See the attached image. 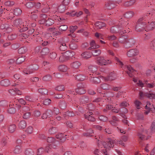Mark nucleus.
Returning a JSON list of instances; mask_svg holds the SVG:
<instances>
[{
	"instance_id": "f257e3e1",
	"label": "nucleus",
	"mask_w": 155,
	"mask_h": 155,
	"mask_svg": "<svg viewBox=\"0 0 155 155\" xmlns=\"http://www.w3.org/2000/svg\"><path fill=\"white\" fill-rule=\"evenodd\" d=\"M153 15L152 13H148L144 16L143 17L140 18L137 22V25L136 26L135 29L137 31H139L142 30V29H146L145 30L147 31L153 30L155 28V19L150 20L147 23L146 22L143 21V20L145 19L146 16L149 18L150 17V15Z\"/></svg>"
},
{
	"instance_id": "f03ea898",
	"label": "nucleus",
	"mask_w": 155,
	"mask_h": 155,
	"mask_svg": "<svg viewBox=\"0 0 155 155\" xmlns=\"http://www.w3.org/2000/svg\"><path fill=\"white\" fill-rule=\"evenodd\" d=\"M14 25L17 26L20 32H24L28 29V21H25L22 22L21 19H18L16 20L14 22Z\"/></svg>"
},
{
	"instance_id": "7ed1b4c3",
	"label": "nucleus",
	"mask_w": 155,
	"mask_h": 155,
	"mask_svg": "<svg viewBox=\"0 0 155 155\" xmlns=\"http://www.w3.org/2000/svg\"><path fill=\"white\" fill-rule=\"evenodd\" d=\"M115 60L117 61V64L119 65L122 68L123 70L127 72V73L130 77L133 76L132 73L135 71V70L130 65H124L118 58H115Z\"/></svg>"
},
{
	"instance_id": "20e7f679",
	"label": "nucleus",
	"mask_w": 155,
	"mask_h": 155,
	"mask_svg": "<svg viewBox=\"0 0 155 155\" xmlns=\"http://www.w3.org/2000/svg\"><path fill=\"white\" fill-rule=\"evenodd\" d=\"M107 142L106 143L105 142L101 141L98 143V146L100 147L101 144H102L104 148L109 150L111 147L114 146V143H115L113 139L110 138H108Z\"/></svg>"
},
{
	"instance_id": "39448f33",
	"label": "nucleus",
	"mask_w": 155,
	"mask_h": 155,
	"mask_svg": "<svg viewBox=\"0 0 155 155\" xmlns=\"http://www.w3.org/2000/svg\"><path fill=\"white\" fill-rule=\"evenodd\" d=\"M38 66L36 64H33L28 67L27 68L24 70L23 73L26 74L32 73L34 71L38 70Z\"/></svg>"
},
{
	"instance_id": "423d86ee",
	"label": "nucleus",
	"mask_w": 155,
	"mask_h": 155,
	"mask_svg": "<svg viewBox=\"0 0 155 155\" xmlns=\"http://www.w3.org/2000/svg\"><path fill=\"white\" fill-rule=\"evenodd\" d=\"M97 63L100 65H106L111 63L110 60H106L103 57H99L97 58Z\"/></svg>"
},
{
	"instance_id": "0eeeda50",
	"label": "nucleus",
	"mask_w": 155,
	"mask_h": 155,
	"mask_svg": "<svg viewBox=\"0 0 155 155\" xmlns=\"http://www.w3.org/2000/svg\"><path fill=\"white\" fill-rule=\"evenodd\" d=\"M101 79L105 81H111L115 79L116 78V76L115 74L113 73H111L109 74L108 77H101Z\"/></svg>"
},
{
	"instance_id": "6e6552de",
	"label": "nucleus",
	"mask_w": 155,
	"mask_h": 155,
	"mask_svg": "<svg viewBox=\"0 0 155 155\" xmlns=\"http://www.w3.org/2000/svg\"><path fill=\"white\" fill-rule=\"evenodd\" d=\"M139 51L137 49H131L128 51L127 55L128 57L135 56L138 54Z\"/></svg>"
},
{
	"instance_id": "1a4fd4ad",
	"label": "nucleus",
	"mask_w": 155,
	"mask_h": 155,
	"mask_svg": "<svg viewBox=\"0 0 155 155\" xmlns=\"http://www.w3.org/2000/svg\"><path fill=\"white\" fill-rule=\"evenodd\" d=\"M82 84L80 83L78 84V88L76 89L75 91L78 94H82L85 93V91L82 86Z\"/></svg>"
},
{
	"instance_id": "9d476101",
	"label": "nucleus",
	"mask_w": 155,
	"mask_h": 155,
	"mask_svg": "<svg viewBox=\"0 0 155 155\" xmlns=\"http://www.w3.org/2000/svg\"><path fill=\"white\" fill-rule=\"evenodd\" d=\"M66 135L62 133H58L56 135V137L57 139H59L60 142H63L66 139Z\"/></svg>"
},
{
	"instance_id": "9b49d317",
	"label": "nucleus",
	"mask_w": 155,
	"mask_h": 155,
	"mask_svg": "<svg viewBox=\"0 0 155 155\" xmlns=\"http://www.w3.org/2000/svg\"><path fill=\"white\" fill-rule=\"evenodd\" d=\"M53 115L52 111L51 110H47L43 114L41 117L44 119L48 117H51Z\"/></svg>"
},
{
	"instance_id": "f8f14e48",
	"label": "nucleus",
	"mask_w": 155,
	"mask_h": 155,
	"mask_svg": "<svg viewBox=\"0 0 155 155\" xmlns=\"http://www.w3.org/2000/svg\"><path fill=\"white\" fill-rule=\"evenodd\" d=\"M47 141L48 142L51 143V144L55 145H56L57 146L59 143L58 141L54 137H48Z\"/></svg>"
},
{
	"instance_id": "ddd939ff",
	"label": "nucleus",
	"mask_w": 155,
	"mask_h": 155,
	"mask_svg": "<svg viewBox=\"0 0 155 155\" xmlns=\"http://www.w3.org/2000/svg\"><path fill=\"white\" fill-rule=\"evenodd\" d=\"M1 22H0V29H5L6 32H9L12 31L11 28L9 27L8 25L7 24H2L1 25Z\"/></svg>"
},
{
	"instance_id": "4468645a",
	"label": "nucleus",
	"mask_w": 155,
	"mask_h": 155,
	"mask_svg": "<svg viewBox=\"0 0 155 155\" xmlns=\"http://www.w3.org/2000/svg\"><path fill=\"white\" fill-rule=\"evenodd\" d=\"M90 47L88 48V50L92 49H96L100 47L99 45H97L94 40H92L90 43Z\"/></svg>"
},
{
	"instance_id": "2eb2a0df",
	"label": "nucleus",
	"mask_w": 155,
	"mask_h": 155,
	"mask_svg": "<svg viewBox=\"0 0 155 155\" xmlns=\"http://www.w3.org/2000/svg\"><path fill=\"white\" fill-rule=\"evenodd\" d=\"M135 42V40L133 38L128 39L127 38L125 44L127 47H130L134 45Z\"/></svg>"
},
{
	"instance_id": "dca6fc26",
	"label": "nucleus",
	"mask_w": 155,
	"mask_h": 155,
	"mask_svg": "<svg viewBox=\"0 0 155 155\" xmlns=\"http://www.w3.org/2000/svg\"><path fill=\"white\" fill-rule=\"evenodd\" d=\"M64 56L65 57L67 60L69 59V58L73 57L74 54V52L73 51H67L63 53Z\"/></svg>"
},
{
	"instance_id": "f3484780",
	"label": "nucleus",
	"mask_w": 155,
	"mask_h": 155,
	"mask_svg": "<svg viewBox=\"0 0 155 155\" xmlns=\"http://www.w3.org/2000/svg\"><path fill=\"white\" fill-rule=\"evenodd\" d=\"M38 34L33 35L34 36H35V37L36 38L37 41L40 42V44H41L43 46H45L46 45L48 44V41H44L43 42L42 38L39 36H38Z\"/></svg>"
},
{
	"instance_id": "a211bd4d",
	"label": "nucleus",
	"mask_w": 155,
	"mask_h": 155,
	"mask_svg": "<svg viewBox=\"0 0 155 155\" xmlns=\"http://www.w3.org/2000/svg\"><path fill=\"white\" fill-rule=\"evenodd\" d=\"M81 65V63L78 61H74L71 64V67L74 69L78 68Z\"/></svg>"
},
{
	"instance_id": "6ab92c4d",
	"label": "nucleus",
	"mask_w": 155,
	"mask_h": 155,
	"mask_svg": "<svg viewBox=\"0 0 155 155\" xmlns=\"http://www.w3.org/2000/svg\"><path fill=\"white\" fill-rule=\"evenodd\" d=\"M9 92L12 94H17L18 95H21L22 94L21 92L16 88L10 89L9 90Z\"/></svg>"
},
{
	"instance_id": "aec40b11",
	"label": "nucleus",
	"mask_w": 155,
	"mask_h": 155,
	"mask_svg": "<svg viewBox=\"0 0 155 155\" xmlns=\"http://www.w3.org/2000/svg\"><path fill=\"white\" fill-rule=\"evenodd\" d=\"M13 10H10V11L7 10L6 12H4V14H6L7 17L10 19H12L14 17V15H15L14 13L13 12Z\"/></svg>"
},
{
	"instance_id": "412c9836",
	"label": "nucleus",
	"mask_w": 155,
	"mask_h": 155,
	"mask_svg": "<svg viewBox=\"0 0 155 155\" xmlns=\"http://www.w3.org/2000/svg\"><path fill=\"white\" fill-rule=\"evenodd\" d=\"M90 78V81L94 84H97L101 82V79L97 77H92Z\"/></svg>"
},
{
	"instance_id": "4be33fe9",
	"label": "nucleus",
	"mask_w": 155,
	"mask_h": 155,
	"mask_svg": "<svg viewBox=\"0 0 155 155\" xmlns=\"http://www.w3.org/2000/svg\"><path fill=\"white\" fill-rule=\"evenodd\" d=\"M95 26L97 29H100L105 26V24L103 22L98 21L95 23Z\"/></svg>"
},
{
	"instance_id": "5701e85b",
	"label": "nucleus",
	"mask_w": 155,
	"mask_h": 155,
	"mask_svg": "<svg viewBox=\"0 0 155 155\" xmlns=\"http://www.w3.org/2000/svg\"><path fill=\"white\" fill-rule=\"evenodd\" d=\"M58 130V129L57 127H52L49 129L48 132L49 134H52L56 133Z\"/></svg>"
},
{
	"instance_id": "b1692460",
	"label": "nucleus",
	"mask_w": 155,
	"mask_h": 155,
	"mask_svg": "<svg viewBox=\"0 0 155 155\" xmlns=\"http://www.w3.org/2000/svg\"><path fill=\"white\" fill-rule=\"evenodd\" d=\"M105 7L107 8L110 9L114 8L115 5L113 3L109 2L105 3Z\"/></svg>"
},
{
	"instance_id": "393cba45",
	"label": "nucleus",
	"mask_w": 155,
	"mask_h": 155,
	"mask_svg": "<svg viewBox=\"0 0 155 155\" xmlns=\"http://www.w3.org/2000/svg\"><path fill=\"white\" fill-rule=\"evenodd\" d=\"M151 106V104L149 102H147V105L145 106V108L146 109H151V111L153 112L154 113L155 112V108L153 107V105Z\"/></svg>"
},
{
	"instance_id": "a878e982",
	"label": "nucleus",
	"mask_w": 155,
	"mask_h": 155,
	"mask_svg": "<svg viewBox=\"0 0 155 155\" xmlns=\"http://www.w3.org/2000/svg\"><path fill=\"white\" fill-rule=\"evenodd\" d=\"M26 123L24 120L20 121L18 124V127L20 129H23L26 127Z\"/></svg>"
},
{
	"instance_id": "bb28decb",
	"label": "nucleus",
	"mask_w": 155,
	"mask_h": 155,
	"mask_svg": "<svg viewBox=\"0 0 155 155\" xmlns=\"http://www.w3.org/2000/svg\"><path fill=\"white\" fill-rule=\"evenodd\" d=\"M16 126L14 124L9 125L8 127V130L10 133H13L15 132L16 130Z\"/></svg>"
},
{
	"instance_id": "cd10ccee",
	"label": "nucleus",
	"mask_w": 155,
	"mask_h": 155,
	"mask_svg": "<svg viewBox=\"0 0 155 155\" xmlns=\"http://www.w3.org/2000/svg\"><path fill=\"white\" fill-rule=\"evenodd\" d=\"M54 23V21L51 18H48V19H46L45 25L47 26H49L52 25Z\"/></svg>"
},
{
	"instance_id": "c85d7f7f",
	"label": "nucleus",
	"mask_w": 155,
	"mask_h": 155,
	"mask_svg": "<svg viewBox=\"0 0 155 155\" xmlns=\"http://www.w3.org/2000/svg\"><path fill=\"white\" fill-rule=\"evenodd\" d=\"M82 57L85 59H87L91 56V53L88 52H85L81 54Z\"/></svg>"
},
{
	"instance_id": "c756f323",
	"label": "nucleus",
	"mask_w": 155,
	"mask_h": 155,
	"mask_svg": "<svg viewBox=\"0 0 155 155\" xmlns=\"http://www.w3.org/2000/svg\"><path fill=\"white\" fill-rule=\"evenodd\" d=\"M102 152L105 155H107L108 154V153L106 150L104 151H103L102 150L99 151L98 149H96L94 151V153L95 155H100L101 154V153H102Z\"/></svg>"
},
{
	"instance_id": "7c9ffc66",
	"label": "nucleus",
	"mask_w": 155,
	"mask_h": 155,
	"mask_svg": "<svg viewBox=\"0 0 155 155\" xmlns=\"http://www.w3.org/2000/svg\"><path fill=\"white\" fill-rule=\"evenodd\" d=\"M97 68L96 66H91L89 67L88 70L91 73H94L97 71Z\"/></svg>"
},
{
	"instance_id": "2f4dec72",
	"label": "nucleus",
	"mask_w": 155,
	"mask_h": 155,
	"mask_svg": "<svg viewBox=\"0 0 155 155\" xmlns=\"http://www.w3.org/2000/svg\"><path fill=\"white\" fill-rule=\"evenodd\" d=\"M0 84L2 86H7L10 84V82L8 80L4 79L0 82Z\"/></svg>"
},
{
	"instance_id": "473e14b6",
	"label": "nucleus",
	"mask_w": 155,
	"mask_h": 155,
	"mask_svg": "<svg viewBox=\"0 0 155 155\" xmlns=\"http://www.w3.org/2000/svg\"><path fill=\"white\" fill-rule=\"evenodd\" d=\"M21 147L19 145L17 146L14 150V152L16 154H19L21 152Z\"/></svg>"
},
{
	"instance_id": "72a5a7b5",
	"label": "nucleus",
	"mask_w": 155,
	"mask_h": 155,
	"mask_svg": "<svg viewBox=\"0 0 155 155\" xmlns=\"http://www.w3.org/2000/svg\"><path fill=\"white\" fill-rule=\"evenodd\" d=\"M75 77L76 79L79 81H83L85 80L86 78L85 76H84L81 74L75 75Z\"/></svg>"
},
{
	"instance_id": "f704fd0d",
	"label": "nucleus",
	"mask_w": 155,
	"mask_h": 155,
	"mask_svg": "<svg viewBox=\"0 0 155 155\" xmlns=\"http://www.w3.org/2000/svg\"><path fill=\"white\" fill-rule=\"evenodd\" d=\"M101 53V51L100 49L93 50L92 51L91 53L94 56H97L100 55Z\"/></svg>"
},
{
	"instance_id": "c9c22d12",
	"label": "nucleus",
	"mask_w": 155,
	"mask_h": 155,
	"mask_svg": "<svg viewBox=\"0 0 155 155\" xmlns=\"http://www.w3.org/2000/svg\"><path fill=\"white\" fill-rule=\"evenodd\" d=\"M56 145L49 144L46 147L45 150L46 152H48L50 150V149H51L52 148L54 149H56Z\"/></svg>"
},
{
	"instance_id": "e433bc0d",
	"label": "nucleus",
	"mask_w": 155,
	"mask_h": 155,
	"mask_svg": "<svg viewBox=\"0 0 155 155\" xmlns=\"http://www.w3.org/2000/svg\"><path fill=\"white\" fill-rule=\"evenodd\" d=\"M133 81L135 83H137V85L138 86H140L141 87L143 86L144 84L142 82V81L140 80H139L138 81V79L136 78H133Z\"/></svg>"
},
{
	"instance_id": "4c0bfd02",
	"label": "nucleus",
	"mask_w": 155,
	"mask_h": 155,
	"mask_svg": "<svg viewBox=\"0 0 155 155\" xmlns=\"http://www.w3.org/2000/svg\"><path fill=\"white\" fill-rule=\"evenodd\" d=\"M59 70L62 72H66L68 70V67L65 65H61L58 67Z\"/></svg>"
},
{
	"instance_id": "58836bf2",
	"label": "nucleus",
	"mask_w": 155,
	"mask_h": 155,
	"mask_svg": "<svg viewBox=\"0 0 155 155\" xmlns=\"http://www.w3.org/2000/svg\"><path fill=\"white\" fill-rule=\"evenodd\" d=\"M34 153V151L31 149H27L25 151V153L26 155H33Z\"/></svg>"
},
{
	"instance_id": "ea45409f",
	"label": "nucleus",
	"mask_w": 155,
	"mask_h": 155,
	"mask_svg": "<svg viewBox=\"0 0 155 155\" xmlns=\"http://www.w3.org/2000/svg\"><path fill=\"white\" fill-rule=\"evenodd\" d=\"M84 116L85 118L87 119L90 121H94L95 120V119L93 116H90V115H88V114H85Z\"/></svg>"
},
{
	"instance_id": "a19ab883",
	"label": "nucleus",
	"mask_w": 155,
	"mask_h": 155,
	"mask_svg": "<svg viewBox=\"0 0 155 155\" xmlns=\"http://www.w3.org/2000/svg\"><path fill=\"white\" fill-rule=\"evenodd\" d=\"M65 9V6L63 5H61L58 7V10L59 12L62 13L64 12Z\"/></svg>"
},
{
	"instance_id": "79ce46f5",
	"label": "nucleus",
	"mask_w": 155,
	"mask_h": 155,
	"mask_svg": "<svg viewBox=\"0 0 155 155\" xmlns=\"http://www.w3.org/2000/svg\"><path fill=\"white\" fill-rule=\"evenodd\" d=\"M66 45V44L65 43H61L60 46L59 47V49L60 50L62 51H64L67 48Z\"/></svg>"
},
{
	"instance_id": "37998d69",
	"label": "nucleus",
	"mask_w": 155,
	"mask_h": 155,
	"mask_svg": "<svg viewBox=\"0 0 155 155\" xmlns=\"http://www.w3.org/2000/svg\"><path fill=\"white\" fill-rule=\"evenodd\" d=\"M27 51L26 47H24L20 48L18 50V52L20 54H24Z\"/></svg>"
},
{
	"instance_id": "c03bdc74",
	"label": "nucleus",
	"mask_w": 155,
	"mask_h": 155,
	"mask_svg": "<svg viewBox=\"0 0 155 155\" xmlns=\"http://www.w3.org/2000/svg\"><path fill=\"white\" fill-rule=\"evenodd\" d=\"M49 52V49L47 48H45L42 49L41 54L42 55H45L48 54Z\"/></svg>"
},
{
	"instance_id": "a18cd8bd",
	"label": "nucleus",
	"mask_w": 155,
	"mask_h": 155,
	"mask_svg": "<svg viewBox=\"0 0 155 155\" xmlns=\"http://www.w3.org/2000/svg\"><path fill=\"white\" fill-rule=\"evenodd\" d=\"M135 2V0H130L129 1L126 2L124 5L125 6H128L133 5Z\"/></svg>"
},
{
	"instance_id": "49530a36",
	"label": "nucleus",
	"mask_w": 155,
	"mask_h": 155,
	"mask_svg": "<svg viewBox=\"0 0 155 155\" xmlns=\"http://www.w3.org/2000/svg\"><path fill=\"white\" fill-rule=\"evenodd\" d=\"M93 133V130L91 129H90L87 131V133L84 134V135L86 136H91Z\"/></svg>"
},
{
	"instance_id": "de8ad7c7",
	"label": "nucleus",
	"mask_w": 155,
	"mask_h": 155,
	"mask_svg": "<svg viewBox=\"0 0 155 155\" xmlns=\"http://www.w3.org/2000/svg\"><path fill=\"white\" fill-rule=\"evenodd\" d=\"M134 14L132 12L129 11L126 13L124 15V16L126 18H130L133 16Z\"/></svg>"
},
{
	"instance_id": "09e8293b",
	"label": "nucleus",
	"mask_w": 155,
	"mask_h": 155,
	"mask_svg": "<svg viewBox=\"0 0 155 155\" xmlns=\"http://www.w3.org/2000/svg\"><path fill=\"white\" fill-rule=\"evenodd\" d=\"M14 14L15 15H20L21 12V10L19 8H16L14 9Z\"/></svg>"
},
{
	"instance_id": "8fccbe9b",
	"label": "nucleus",
	"mask_w": 155,
	"mask_h": 155,
	"mask_svg": "<svg viewBox=\"0 0 155 155\" xmlns=\"http://www.w3.org/2000/svg\"><path fill=\"white\" fill-rule=\"evenodd\" d=\"M25 59V57H21L18 58L16 60V62L18 64H20L23 62Z\"/></svg>"
},
{
	"instance_id": "3c124183",
	"label": "nucleus",
	"mask_w": 155,
	"mask_h": 155,
	"mask_svg": "<svg viewBox=\"0 0 155 155\" xmlns=\"http://www.w3.org/2000/svg\"><path fill=\"white\" fill-rule=\"evenodd\" d=\"M127 37L125 36L121 37L119 39V41L121 43L126 42Z\"/></svg>"
},
{
	"instance_id": "603ef678",
	"label": "nucleus",
	"mask_w": 155,
	"mask_h": 155,
	"mask_svg": "<svg viewBox=\"0 0 155 155\" xmlns=\"http://www.w3.org/2000/svg\"><path fill=\"white\" fill-rule=\"evenodd\" d=\"M68 26L66 25H62L59 27V30L61 31H66L68 28Z\"/></svg>"
},
{
	"instance_id": "864d4df0",
	"label": "nucleus",
	"mask_w": 155,
	"mask_h": 155,
	"mask_svg": "<svg viewBox=\"0 0 155 155\" xmlns=\"http://www.w3.org/2000/svg\"><path fill=\"white\" fill-rule=\"evenodd\" d=\"M25 99L28 101H29L30 102H33L34 101V100L33 98L29 95H27L25 97Z\"/></svg>"
},
{
	"instance_id": "5fc2aeb1",
	"label": "nucleus",
	"mask_w": 155,
	"mask_h": 155,
	"mask_svg": "<svg viewBox=\"0 0 155 155\" xmlns=\"http://www.w3.org/2000/svg\"><path fill=\"white\" fill-rule=\"evenodd\" d=\"M55 89L56 90L61 91L64 90V86L63 85H59L55 87Z\"/></svg>"
},
{
	"instance_id": "6e6d98bb",
	"label": "nucleus",
	"mask_w": 155,
	"mask_h": 155,
	"mask_svg": "<svg viewBox=\"0 0 155 155\" xmlns=\"http://www.w3.org/2000/svg\"><path fill=\"white\" fill-rule=\"evenodd\" d=\"M53 113V115H58L59 112V109L55 107H54L52 110Z\"/></svg>"
},
{
	"instance_id": "4d7b16f0",
	"label": "nucleus",
	"mask_w": 155,
	"mask_h": 155,
	"mask_svg": "<svg viewBox=\"0 0 155 155\" xmlns=\"http://www.w3.org/2000/svg\"><path fill=\"white\" fill-rule=\"evenodd\" d=\"M69 47L71 49L74 50L76 49L78 47L76 44L72 43L69 45Z\"/></svg>"
},
{
	"instance_id": "13d9d810",
	"label": "nucleus",
	"mask_w": 155,
	"mask_h": 155,
	"mask_svg": "<svg viewBox=\"0 0 155 155\" xmlns=\"http://www.w3.org/2000/svg\"><path fill=\"white\" fill-rule=\"evenodd\" d=\"M59 105L61 109H64L66 108L67 104L64 101L61 102L60 103Z\"/></svg>"
},
{
	"instance_id": "bf43d9fd",
	"label": "nucleus",
	"mask_w": 155,
	"mask_h": 155,
	"mask_svg": "<svg viewBox=\"0 0 155 155\" xmlns=\"http://www.w3.org/2000/svg\"><path fill=\"white\" fill-rule=\"evenodd\" d=\"M57 56V54L55 52H52L50 53V57L52 59H55Z\"/></svg>"
},
{
	"instance_id": "052dcab7",
	"label": "nucleus",
	"mask_w": 155,
	"mask_h": 155,
	"mask_svg": "<svg viewBox=\"0 0 155 155\" xmlns=\"http://www.w3.org/2000/svg\"><path fill=\"white\" fill-rule=\"evenodd\" d=\"M33 128L31 126H29L26 130V132L28 134H31L33 132Z\"/></svg>"
},
{
	"instance_id": "680f3d73",
	"label": "nucleus",
	"mask_w": 155,
	"mask_h": 155,
	"mask_svg": "<svg viewBox=\"0 0 155 155\" xmlns=\"http://www.w3.org/2000/svg\"><path fill=\"white\" fill-rule=\"evenodd\" d=\"M78 27L77 26H71L69 28V31L70 32L73 33L77 29Z\"/></svg>"
},
{
	"instance_id": "e2e57ef3",
	"label": "nucleus",
	"mask_w": 155,
	"mask_h": 155,
	"mask_svg": "<svg viewBox=\"0 0 155 155\" xmlns=\"http://www.w3.org/2000/svg\"><path fill=\"white\" fill-rule=\"evenodd\" d=\"M38 92L42 94H46L48 92L47 90L45 89H39L38 90Z\"/></svg>"
},
{
	"instance_id": "0e129e2a",
	"label": "nucleus",
	"mask_w": 155,
	"mask_h": 155,
	"mask_svg": "<svg viewBox=\"0 0 155 155\" xmlns=\"http://www.w3.org/2000/svg\"><path fill=\"white\" fill-rule=\"evenodd\" d=\"M44 150L42 148H40L38 149L37 152V155H41L44 152Z\"/></svg>"
},
{
	"instance_id": "69168bd1",
	"label": "nucleus",
	"mask_w": 155,
	"mask_h": 155,
	"mask_svg": "<svg viewBox=\"0 0 155 155\" xmlns=\"http://www.w3.org/2000/svg\"><path fill=\"white\" fill-rule=\"evenodd\" d=\"M51 79V76L49 75H47L43 78V79L44 81H50Z\"/></svg>"
},
{
	"instance_id": "338daca9",
	"label": "nucleus",
	"mask_w": 155,
	"mask_h": 155,
	"mask_svg": "<svg viewBox=\"0 0 155 155\" xmlns=\"http://www.w3.org/2000/svg\"><path fill=\"white\" fill-rule=\"evenodd\" d=\"M150 46L151 49L155 51V40L151 42Z\"/></svg>"
},
{
	"instance_id": "774afa93",
	"label": "nucleus",
	"mask_w": 155,
	"mask_h": 155,
	"mask_svg": "<svg viewBox=\"0 0 155 155\" xmlns=\"http://www.w3.org/2000/svg\"><path fill=\"white\" fill-rule=\"evenodd\" d=\"M151 130L152 132H155V120L152 122L151 124Z\"/></svg>"
}]
</instances>
